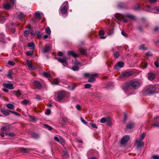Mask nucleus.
<instances>
[{"mask_svg": "<svg viewBox=\"0 0 159 159\" xmlns=\"http://www.w3.org/2000/svg\"><path fill=\"white\" fill-rule=\"evenodd\" d=\"M156 93V89L154 87H149L145 91L144 93L146 95H150Z\"/></svg>", "mask_w": 159, "mask_h": 159, "instance_id": "f257e3e1", "label": "nucleus"}, {"mask_svg": "<svg viewBox=\"0 0 159 159\" xmlns=\"http://www.w3.org/2000/svg\"><path fill=\"white\" fill-rule=\"evenodd\" d=\"M134 72L132 71H125L123 72L120 76V78H127L132 75Z\"/></svg>", "mask_w": 159, "mask_h": 159, "instance_id": "f03ea898", "label": "nucleus"}, {"mask_svg": "<svg viewBox=\"0 0 159 159\" xmlns=\"http://www.w3.org/2000/svg\"><path fill=\"white\" fill-rule=\"evenodd\" d=\"M15 0H11L10 3H7L3 4V7L5 9H9L13 6L15 2Z\"/></svg>", "mask_w": 159, "mask_h": 159, "instance_id": "7ed1b4c3", "label": "nucleus"}, {"mask_svg": "<svg viewBox=\"0 0 159 159\" xmlns=\"http://www.w3.org/2000/svg\"><path fill=\"white\" fill-rule=\"evenodd\" d=\"M66 93L64 92H59L57 93V97L59 101H61L63 98L66 97Z\"/></svg>", "mask_w": 159, "mask_h": 159, "instance_id": "20e7f679", "label": "nucleus"}, {"mask_svg": "<svg viewBox=\"0 0 159 159\" xmlns=\"http://www.w3.org/2000/svg\"><path fill=\"white\" fill-rule=\"evenodd\" d=\"M116 17L119 20H123L124 22L126 23L127 22V20L125 19V15L118 13L116 14Z\"/></svg>", "mask_w": 159, "mask_h": 159, "instance_id": "39448f33", "label": "nucleus"}, {"mask_svg": "<svg viewBox=\"0 0 159 159\" xmlns=\"http://www.w3.org/2000/svg\"><path fill=\"white\" fill-rule=\"evenodd\" d=\"M81 66V63L80 61H76L75 62L74 65L72 67V69L74 71H78Z\"/></svg>", "mask_w": 159, "mask_h": 159, "instance_id": "423d86ee", "label": "nucleus"}, {"mask_svg": "<svg viewBox=\"0 0 159 159\" xmlns=\"http://www.w3.org/2000/svg\"><path fill=\"white\" fill-rule=\"evenodd\" d=\"M140 86V83L139 81H131V86L134 89H137Z\"/></svg>", "mask_w": 159, "mask_h": 159, "instance_id": "0eeeda50", "label": "nucleus"}, {"mask_svg": "<svg viewBox=\"0 0 159 159\" xmlns=\"http://www.w3.org/2000/svg\"><path fill=\"white\" fill-rule=\"evenodd\" d=\"M57 59L58 61L62 63L64 66H67L68 62H67L66 57H64L63 58L59 57Z\"/></svg>", "mask_w": 159, "mask_h": 159, "instance_id": "6e6552de", "label": "nucleus"}, {"mask_svg": "<svg viewBox=\"0 0 159 159\" xmlns=\"http://www.w3.org/2000/svg\"><path fill=\"white\" fill-rule=\"evenodd\" d=\"M130 139L129 135H125L122 137L121 140V143L122 144H124L128 142Z\"/></svg>", "mask_w": 159, "mask_h": 159, "instance_id": "1a4fd4ad", "label": "nucleus"}, {"mask_svg": "<svg viewBox=\"0 0 159 159\" xmlns=\"http://www.w3.org/2000/svg\"><path fill=\"white\" fill-rule=\"evenodd\" d=\"M135 143L136 144V147L137 148H141L143 146L144 144V142L142 141L137 139L135 141Z\"/></svg>", "mask_w": 159, "mask_h": 159, "instance_id": "9d476101", "label": "nucleus"}, {"mask_svg": "<svg viewBox=\"0 0 159 159\" xmlns=\"http://www.w3.org/2000/svg\"><path fill=\"white\" fill-rule=\"evenodd\" d=\"M124 63L122 61H119L115 65V67L116 69L119 70V69L121 67H122L124 66Z\"/></svg>", "mask_w": 159, "mask_h": 159, "instance_id": "9b49d317", "label": "nucleus"}, {"mask_svg": "<svg viewBox=\"0 0 159 159\" xmlns=\"http://www.w3.org/2000/svg\"><path fill=\"white\" fill-rule=\"evenodd\" d=\"M68 6L65 5L60 8V10L61 14L63 15L66 14L67 12V7Z\"/></svg>", "mask_w": 159, "mask_h": 159, "instance_id": "f8f14e48", "label": "nucleus"}, {"mask_svg": "<svg viewBox=\"0 0 159 159\" xmlns=\"http://www.w3.org/2000/svg\"><path fill=\"white\" fill-rule=\"evenodd\" d=\"M84 75L85 77H91V76H93L96 77L98 76V74L95 73H86L84 74Z\"/></svg>", "mask_w": 159, "mask_h": 159, "instance_id": "ddd939ff", "label": "nucleus"}, {"mask_svg": "<svg viewBox=\"0 0 159 159\" xmlns=\"http://www.w3.org/2000/svg\"><path fill=\"white\" fill-rule=\"evenodd\" d=\"M26 64L29 68L30 70H33L34 69V68L33 67L32 63L31 61L29 60H26Z\"/></svg>", "mask_w": 159, "mask_h": 159, "instance_id": "4468645a", "label": "nucleus"}, {"mask_svg": "<svg viewBox=\"0 0 159 159\" xmlns=\"http://www.w3.org/2000/svg\"><path fill=\"white\" fill-rule=\"evenodd\" d=\"M33 84L38 89H41L42 88V85L39 81H34L33 83Z\"/></svg>", "mask_w": 159, "mask_h": 159, "instance_id": "2eb2a0df", "label": "nucleus"}, {"mask_svg": "<svg viewBox=\"0 0 159 159\" xmlns=\"http://www.w3.org/2000/svg\"><path fill=\"white\" fill-rule=\"evenodd\" d=\"M147 7H148V8L149 9L148 10H146L148 11H151L153 13H158L159 11V10L157 7H155L153 8L152 9V10H150V7H149V6H147Z\"/></svg>", "mask_w": 159, "mask_h": 159, "instance_id": "dca6fc26", "label": "nucleus"}, {"mask_svg": "<svg viewBox=\"0 0 159 159\" xmlns=\"http://www.w3.org/2000/svg\"><path fill=\"white\" fill-rule=\"evenodd\" d=\"M3 85L6 87L10 89H14V87L13 86V85L12 84H8L6 83H3Z\"/></svg>", "mask_w": 159, "mask_h": 159, "instance_id": "f3484780", "label": "nucleus"}, {"mask_svg": "<svg viewBox=\"0 0 159 159\" xmlns=\"http://www.w3.org/2000/svg\"><path fill=\"white\" fill-rule=\"evenodd\" d=\"M0 110V111L3 115L6 116H8L9 115V111H10L9 110H5L3 108H1Z\"/></svg>", "mask_w": 159, "mask_h": 159, "instance_id": "a211bd4d", "label": "nucleus"}, {"mask_svg": "<svg viewBox=\"0 0 159 159\" xmlns=\"http://www.w3.org/2000/svg\"><path fill=\"white\" fill-rule=\"evenodd\" d=\"M131 86V81L129 83H126L124 84L123 88L125 90L128 89Z\"/></svg>", "mask_w": 159, "mask_h": 159, "instance_id": "6ab92c4d", "label": "nucleus"}, {"mask_svg": "<svg viewBox=\"0 0 159 159\" xmlns=\"http://www.w3.org/2000/svg\"><path fill=\"white\" fill-rule=\"evenodd\" d=\"M68 54L70 56H72L74 57H78V55L74 53L73 51H68L67 52Z\"/></svg>", "mask_w": 159, "mask_h": 159, "instance_id": "aec40b11", "label": "nucleus"}, {"mask_svg": "<svg viewBox=\"0 0 159 159\" xmlns=\"http://www.w3.org/2000/svg\"><path fill=\"white\" fill-rule=\"evenodd\" d=\"M21 103L22 104L25 105H26L30 103V101L29 100L27 99L23 100L21 102Z\"/></svg>", "mask_w": 159, "mask_h": 159, "instance_id": "412c9836", "label": "nucleus"}, {"mask_svg": "<svg viewBox=\"0 0 159 159\" xmlns=\"http://www.w3.org/2000/svg\"><path fill=\"white\" fill-rule=\"evenodd\" d=\"M12 93L17 96H19L21 94V92L19 90H13L11 91Z\"/></svg>", "mask_w": 159, "mask_h": 159, "instance_id": "4be33fe9", "label": "nucleus"}, {"mask_svg": "<svg viewBox=\"0 0 159 159\" xmlns=\"http://www.w3.org/2000/svg\"><path fill=\"white\" fill-rule=\"evenodd\" d=\"M20 149L21 150V152L25 153H27L31 150V149L30 148H20Z\"/></svg>", "mask_w": 159, "mask_h": 159, "instance_id": "5701e85b", "label": "nucleus"}, {"mask_svg": "<svg viewBox=\"0 0 159 159\" xmlns=\"http://www.w3.org/2000/svg\"><path fill=\"white\" fill-rule=\"evenodd\" d=\"M148 78L150 80H152L155 77V74L153 73H150L148 75Z\"/></svg>", "mask_w": 159, "mask_h": 159, "instance_id": "b1692460", "label": "nucleus"}, {"mask_svg": "<svg viewBox=\"0 0 159 159\" xmlns=\"http://www.w3.org/2000/svg\"><path fill=\"white\" fill-rule=\"evenodd\" d=\"M79 51L82 55H87V51L84 49L81 48L79 49Z\"/></svg>", "mask_w": 159, "mask_h": 159, "instance_id": "393cba45", "label": "nucleus"}, {"mask_svg": "<svg viewBox=\"0 0 159 159\" xmlns=\"http://www.w3.org/2000/svg\"><path fill=\"white\" fill-rule=\"evenodd\" d=\"M50 47L48 44H46L43 49V52L44 53L48 52L50 50Z\"/></svg>", "mask_w": 159, "mask_h": 159, "instance_id": "a878e982", "label": "nucleus"}, {"mask_svg": "<svg viewBox=\"0 0 159 159\" xmlns=\"http://www.w3.org/2000/svg\"><path fill=\"white\" fill-rule=\"evenodd\" d=\"M126 16L132 20H136V17L134 15L129 14H127L126 15Z\"/></svg>", "mask_w": 159, "mask_h": 159, "instance_id": "bb28decb", "label": "nucleus"}, {"mask_svg": "<svg viewBox=\"0 0 159 159\" xmlns=\"http://www.w3.org/2000/svg\"><path fill=\"white\" fill-rule=\"evenodd\" d=\"M99 34L101 36L100 38L101 39H104L106 38V36H102L104 34V32L103 30H101L99 31Z\"/></svg>", "mask_w": 159, "mask_h": 159, "instance_id": "cd10ccee", "label": "nucleus"}, {"mask_svg": "<svg viewBox=\"0 0 159 159\" xmlns=\"http://www.w3.org/2000/svg\"><path fill=\"white\" fill-rule=\"evenodd\" d=\"M6 19L4 16L0 15V21L1 23H3L5 21Z\"/></svg>", "mask_w": 159, "mask_h": 159, "instance_id": "c85d7f7f", "label": "nucleus"}, {"mask_svg": "<svg viewBox=\"0 0 159 159\" xmlns=\"http://www.w3.org/2000/svg\"><path fill=\"white\" fill-rule=\"evenodd\" d=\"M107 125L109 126H110L111 125L112 122L111 120L110 117H107V120L106 122Z\"/></svg>", "mask_w": 159, "mask_h": 159, "instance_id": "c756f323", "label": "nucleus"}, {"mask_svg": "<svg viewBox=\"0 0 159 159\" xmlns=\"http://www.w3.org/2000/svg\"><path fill=\"white\" fill-rule=\"evenodd\" d=\"M13 74V71L11 70H9L8 72V74L7 75V77L9 78L12 79V76Z\"/></svg>", "mask_w": 159, "mask_h": 159, "instance_id": "7c9ffc66", "label": "nucleus"}, {"mask_svg": "<svg viewBox=\"0 0 159 159\" xmlns=\"http://www.w3.org/2000/svg\"><path fill=\"white\" fill-rule=\"evenodd\" d=\"M138 48L139 49L141 50H144L147 49V48L145 46L144 44L140 45Z\"/></svg>", "mask_w": 159, "mask_h": 159, "instance_id": "2f4dec72", "label": "nucleus"}, {"mask_svg": "<svg viewBox=\"0 0 159 159\" xmlns=\"http://www.w3.org/2000/svg\"><path fill=\"white\" fill-rule=\"evenodd\" d=\"M32 137L35 139H38L39 138V135L34 133H32Z\"/></svg>", "mask_w": 159, "mask_h": 159, "instance_id": "473e14b6", "label": "nucleus"}, {"mask_svg": "<svg viewBox=\"0 0 159 159\" xmlns=\"http://www.w3.org/2000/svg\"><path fill=\"white\" fill-rule=\"evenodd\" d=\"M25 16V15L23 13L20 12L18 15V18L20 20H22Z\"/></svg>", "mask_w": 159, "mask_h": 159, "instance_id": "72a5a7b5", "label": "nucleus"}, {"mask_svg": "<svg viewBox=\"0 0 159 159\" xmlns=\"http://www.w3.org/2000/svg\"><path fill=\"white\" fill-rule=\"evenodd\" d=\"M6 106H7L8 108L10 109H14V107L13 104L11 103L6 104Z\"/></svg>", "mask_w": 159, "mask_h": 159, "instance_id": "f704fd0d", "label": "nucleus"}, {"mask_svg": "<svg viewBox=\"0 0 159 159\" xmlns=\"http://www.w3.org/2000/svg\"><path fill=\"white\" fill-rule=\"evenodd\" d=\"M28 46V47L31 48L32 49H34V44L33 42L29 43Z\"/></svg>", "mask_w": 159, "mask_h": 159, "instance_id": "c9c22d12", "label": "nucleus"}, {"mask_svg": "<svg viewBox=\"0 0 159 159\" xmlns=\"http://www.w3.org/2000/svg\"><path fill=\"white\" fill-rule=\"evenodd\" d=\"M35 18L37 19H40L41 18L40 14L38 12H36L34 14Z\"/></svg>", "mask_w": 159, "mask_h": 159, "instance_id": "e433bc0d", "label": "nucleus"}, {"mask_svg": "<svg viewBox=\"0 0 159 159\" xmlns=\"http://www.w3.org/2000/svg\"><path fill=\"white\" fill-rule=\"evenodd\" d=\"M6 135L9 136L10 137H14L16 135L15 134L11 132H8L6 133Z\"/></svg>", "mask_w": 159, "mask_h": 159, "instance_id": "4c0bfd02", "label": "nucleus"}, {"mask_svg": "<svg viewBox=\"0 0 159 159\" xmlns=\"http://www.w3.org/2000/svg\"><path fill=\"white\" fill-rule=\"evenodd\" d=\"M145 136V134L144 133H143L142 134H141L139 137V140L141 141H143Z\"/></svg>", "mask_w": 159, "mask_h": 159, "instance_id": "58836bf2", "label": "nucleus"}, {"mask_svg": "<svg viewBox=\"0 0 159 159\" xmlns=\"http://www.w3.org/2000/svg\"><path fill=\"white\" fill-rule=\"evenodd\" d=\"M43 75L47 78H51V76L47 72H45L43 73Z\"/></svg>", "mask_w": 159, "mask_h": 159, "instance_id": "ea45409f", "label": "nucleus"}, {"mask_svg": "<svg viewBox=\"0 0 159 159\" xmlns=\"http://www.w3.org/2000/svg\"><path fill=\"white\" fill-rule=\"evenodd\" d=\"M107 120V117L102 118L100 120V122L102 123H106V122Z\"/></svg>", "mask_w": 159, "mask_h": 159, "instance_id": "a19ab883", "label": "nucleus"}, {"mask_svg": "<svg viewBox=\"0 0 159 159\" xmlns=\"http://www.w3.org/2000/svg\"><path fill=\"white\" fill-rule=\"evenodd\" d=\"M46 33L48 34H50L51 33V31L50 28L48 27L46 28L45 30Z\"/></svg>", "mask_w": 159, "mask_h": 159, "instance_id": "79ce46f5", "label": "nucleus"}, {"mask_svg": "<svg viewBox=\"0 0 159 159\" xmlns=\"http://www.w3.org/2000/svg\"><path fill=\"white\" fill-rule=\"evenodd\" d=\"M134 124L133 123H129L127 125V128L131 129L134 126Z\"/></svg>", "mask_w": 159, "mask_h": 159, "instance_id": "37998d69", "label": "nucleus"}, {"mask_svg": "<svg viewBox=\"0 0 159 159\" xmlns=\"http://www.w3.org/2000/svg\"><path fill=\"white\" fill-rule=\"evenodd\" d=\"M59 83V81L58 80L55 79L52 82L51 84H58Z\"/></svg>", "mask_w": 159, "mask_h": 159, "instance_id": "c03bdc74", "label": "nucleus"}, {"mask_svg": "<svg viewBox=\"0 0 159 159\" xmlns=\"http://www.w3.org/2000/svg\"><path fill=\"white\" fill-rule=\"evenodd\" d=\"M9 29H10L11 30V34L13 35V36H14L15 35V32L16 31V30L14 28H9Z\"/></svg>", "mask_w": 159, "mask_h": 159, "instance_id": "a18cd8bd", "label": "nucleus"}, {"mask_svg": "<svg viewBox=\"0 0 159 159\" xmlns=\"http://www.w3.org/2000/svg\"><path fill=\"white\" fill-rule=\"evenodd\" d=\"M30 30H26L24 31V36L25 37H27L28 36L30 33Z\"/></svg>", "mask_w": 159, "mask_h": 159, "instance_id": "49530a36", "label": "nucleus"}, {"mask_svg": "<svg viewBox=\"0 0 159 159\" xmlns=\"http://www.w3.org/2000/svg\"><path fill=\"white\" fill-rule=\"evenodd\" d=\"M44 126L45 128H48L49 130H51L52 129L51 127L47 124H44Z\"/></svg>", "mask_w": 159, "mask_h": 159, "instance_id": "de8ad7c7", "label": "nucleus"}, {"mask_svg": "<svg viewBox=\"0 0 159 159\" xmlns=\"http://www.w3.org/2000/svg\"><path fill=\"white\" fill-rule=\"evenodd\" d=\"M152 126L155 127L159 128V122H157L153 123Z\"/></svg>", "mask_w": 159, "mask_h": 159, "instance_id": "09e8293b", "label": "nucleus"}, {"mask_svg": "<svg viewBox=\"0 0 159 159\" xmlns=\"http://www.w3.org/2000/svg\"><path fill=\"white\" fill-rule=\"evenodd\" d=\"M33 54V51H28L26 53V55L27 56H31V55H32Z\"/></svg>", "mask_w": 159, "mask_h": 159, "instance_id": "8fccbe9b", "label": "nucleus"}, {"mask_svg": "<svg viewBox=\"0 0 159 159\" xmlns=\"http://www.w3.org/2000/svg\"><path fill=\"white\" fill-rule=\"evenodd\" d=\"M36 36H37V38L40 39H41V33L40 32H37V34H36Z\"/></svg>", "mask_w": 159, "mask_h": 159, "instance_id": "3c124183", "label": "nucleus"}, {"mask_svg": "<svg viewBox=\"0 0 159 159\" xmlns=\"http://www.w3.org/2000/svg\"><path fill=\"white\" fill-rule=\"evenodd\" d=\"M95 80V78L93 77H91L89 79L88 82H89L91 83L94 82Z\"/></svg>", "mask_w": 159, "mask_h": 159, "instance_id": "603ef678", "label": "nucleus"}, {"mask_svg": "<svg viewBox=\"0 0 159 159\" xmlns=\"http://www.w3.org/2000/svg\"><path fill=\"white\" fill-rule=\"evenodd\" d=\"M113 55H114L115 57L116 58H118L119 57V56H120L119 53L117 52L114 53Z\"/></svg>", "mask_w": 159, "mask_h": 159, "instance_id": "864d4df0", "label": "nucleus"}, {"mask_svg": "<svg viewBox=\"0 0 159 159\" xmlns=\"http://www.w3.org/2000/svg\"><path fill=\"white\" fill-rule=\"evenodd\" d=\"M152 157L153 159H159V156L158 155H152Z\"/></svg>", "mask_w": 159, "mask_h": 159, "instance_id": "5fc2aeb1", "label": "nucleus"}, {"mask_svg": "<svg viewBox=\"0 0 159 159\" xmlns=\"http://www.w3.org/2000/svg\"><path fill=\"white\" fill-rule=\"evenodd\" d=\"M51 111L50 109L49 108H48L47 109V111L45 112V114L47 115H49L51 113Z\"/></svg>", "mask_w": 159, "mask_h": 159, "instance_id": "6e6d98bb", "label": "nucleus"}, {"mask_svg": "<svg viewBox=\"0 0 159 159\" xmlns=\"http://www.w3.org/2000/svg\"><path fill=\"white\" fill-rule=\"evenodd\" d=\"M81 120L82 122L85 125H87L88 124V123L82 117H81Z\"/></svg>", "mask_w": 159, "mask_h": 159, "instance_id": "4d7b16f0", "label": "nucleus"}, {"mask_svg": "<svg viewBox=\"0 0 159 159\" xmlns=\"http://www.w3.org/2000/svg\"><path fill=\"white\" fill-rule=\"evenodd\" d=\"M8 64L10 65L13 66L15 65V63L11 61H9L8 62Z\"/></svg>", "mask_w": 159, "mask_h": 159, "instance_id": "13d9d810", "label": "nucleus"}, {"mask_svg": "<svg viewBox=\"0 0 159 159\" xmlns=\"http://www.w3.org/2000/svg\"><path fill=\"white\" fill-rule=\"evenodd\" d=\"M90 124L92 128L96 129L98 128V127L96 125V124L92 123H90Z\"/></svg>", "mask_w": 159, "mask_h": 159, "instance_id": "bf43d9fd", "label": "nucleus"}, {"mask_svg": "<svg viewBox=\"0 0 159 159\" xmlns=\"http://www.w3.org/2000/svg\"><path fill=\"white\" fill-rule=\"evenodd\" d=\"M85 88L86 89H89L91 87V85L89 84H87L85 85Z\"/></svg>", "mask_w": 159, "mask_h": 159, "instance_id": "052dcab7", "label": "nucleus"}, {"mask_svg": "<svg viewBox=\"0 0 159 159\" xmlns=\"http://www.w3.org/2000/svg\"><path fill=\"white\" fill-rule=\"evenodd\" d=\"M145 55H146L148 56H152V52H147L146 53Z\"/></svg>", "mask_w": 159, "mask_h": 159, "instance_id": "680f3d73", "label": "nucleus"}, {"mask_svg": "<svg viewBox=\"0 0 159 159\" xmlns=\"http://www.w3.org/2000/svg\"><path fill=\"white\" fill-rule=\"evenodd\" d=\"M62 144H64L65 143V140L62 139H60V140L59 142Z\"/></svg>", "mask_w": 159, "mask_h": 159, "instance_id": "e2e57ef3", "label": "nucleus"}, {"mask_svg": "<svg viewBox=\"0 0 159 159\" xmlns=\"http://www.w3.org/2000/svg\"><path fill=\"white\" fill-rule=\"evenodd\" d=\"M76 108L77 109V110H80L81 109V107L80 105H77L76 106Z\"/></svg>", "mask_w": 159, "mask_h": 159, "instance_id": "0e129e2a", "label": "nucleus"}, {"mask_svg": "<svg viewBox=\"0 0 159 159\" xmlns=\"http://www.w3.org/2000/svg\"><path fill=\"white\" fill-rule=\"evenodd\" d=\"M121 34L122 35L124 36L125 37H127V34L125 33V32L123 31L122 30L121 32Z\"/></svg>", "mask_w": 159, "mask_h": 159, "instance_id": "69168bd1", "label": "nucleus"}, {"mask_svg": "<svg viewBox=\"0 0 159 159\" xmlns=\"http://www.w3.org/2000/svg\"><path fill=\"white\" fill-rule=\"evenodd\" d=\"M154 64L156 67L157 68L159 67V64L157 61H155L154 62Z\"/></svg>", "mask_w": 159, "mask_h": 159, "instance_id": "338daca9", "label": "nucleus"}, {"mask_svg": "<svg viewBox=\"0 0 159 159\" xmlns=\"http://www.w3.org/2000/svg\"><path fill=\"white\" fill-rule=\"evenodd\" d=\"M57 55L59 56H62L63 55V53L61 52H59L57 53Z\"/></svg>", "mask_w": 159, "mask_h": 159, "instance_id": "774afa93", "label": "nucleus"}]
</instances>
